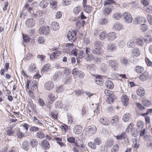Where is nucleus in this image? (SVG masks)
Listing matches in <instances>:
<instances>
[{
    "label": "nucleus",
    "mask_w": 152,
    "mask_h": 152,
    "mask_svg": "<svg viewBox=\"0 0 152 152\" xmlns=\"http://www.w3.org/2000/svg\"><path fill=\"white\" fill-rule=\"evenodd\" d=\"M114 96L113 95V96H109L107 97L106 99V102L108 104H110L111 102H113V100H114Z\"/></svg>",
    "instance_id": "nucleus-53"
},
{
    "label": "nucleus",
    "mask_w": 152,
    "mask_h": 152,
    "mask_svg": "<svg viewBox=\"0 0 152 152\" xmlns=\"http://www.w3.org/2000/svg\"><path fill=\"white\" fill-rule=\"evenodd\" d=\"M15 132L14 130L11 129L8 130L7 132V134L9 136H11Z\"/></svg>",
    "instance_id": "nucleus-62"
},
{
    "label": "nucleus",
    "mask_w": 152,
    "mask_h": 152,
    "mask_svg": "<svg viewBox=\"0 0 152 152\" xmlns=\"http://www.w3.org/2000/svg\"><path fill=\"white\" fill-rule=\"evenodd\" d=\"M115 34L114 32L109 33L106 37L107 39L108 40H113L116 38Z\"/></svg>",
    "instance_id": "nucleus-21"
},
{
    "label": "nucleus",
    "mask_w": 152,
    "mask_h": 152,
    "mask_svg": "<svg viewBox=\"0 0 152 152\" xmlns=\"http://www.w3.org/2000/svg\"><path fill=\"white\" fill-rule=\"evenodd\" d=\"M67 141L71 143H74L75 142V138L72 137H70L67 138Z\"/></svg>",
    "instance_id": "nucleus-61"
},
{
    "label": "nucleus",
    "mask_w": 152,
    "mask_h": 152,
    "mask_svg": "<svg viewBox=\"0 0 152 152\" xmlns=\"http://www.w3.org/2000/svg\"><path fill=\"white\" fill-rule=\"evenodd\" d=\"M36 66L35 64L34 63H31L29 65V70L31 72L35 71Z\"/></svg>",
    "instance_id": "nucleus-42"
},
{
    "label": "nucleus",
    "mask_w": 152,
    "mask_h": 152,
    "mask_svg": "<svg viewBox=\"0 0 152 152\" xmlns=\"http://www.w3.org/2000/svg\"><path fill=\"white\" fill-rule=\"evenodd\" d=\"M76 35V33L75 31H69L67 33V37L69 40L72 41L75 40Z\"/></svg>",
    "instance_id": "nucleus-9"
},
{
    "label": "nucleus",
    "mask_w": 152,
    "mask_h": 152,
    "mask_svg": "<svg viewBox=\"0 0 152 152\" xmlns=\"http://www.w3.org/2000/svg\"><path fill=\"white\" fill-rule=\"evenodd\" d=\"M119 120V117L115 115L112 117L110 121V124L114 126H116L118 124Z\"/></svg>",
    "instance_id": "nucleus-13"
},
{
    "label": "nucleus",
    "mask_w": 152,
    "mask_h": 152,
    "mask_svg": "<svg viewBox=\"0 0 152 152\" xmlns=\"http://www.w3.org/2000/svg\"><path fill=\"white\" fill-rule=\"evenodd\" d=\"M148 27L147 25L145 23L141 25L140 27V29L142 32H144L146 31L148 29Z\"/></svg>",
    "instance_id": "nucleus-52"
},
{
    "label": "nucleus",
    "mask_w": 152,
    "mask_h": 152,
    "mask_svg": "<svg viewBox=\"0 0 152 152\" xmlns=\"http://www.w3.org/2000/svg\"><path fill=\"white\" fill-rule=\"evenodd\" d=\"M80 11V7L78 6L74 8L73 12L75 14H77Z\"/></svg>",
    "instance_id": "nucleus-55"
},
{
    "label": "nucleus",
    "mask_w": 152,
    "mask_h": 152,
    "mask_svg": "<svg viewBox=\"0 0 152 152\" xmlns=\"http://www.w3.org/2000/svg\"><path fill=\"white\" fill-rule=\"evenodd\" d=\"M131 53L133 56H137L140 55V52L138 48H136L132 50Z\"/></svg>",
    "instance_id": "nucleus-18"
},
{
    "label": "nucleus",
    "mask_w": 152,
    "mask_h": 152,
    "mask_svg": "<svg viewBox=\"0 0 152 152\" xmlns=\"http://www.w3.org/2000/svg\"><path fill=\"white\" fill-rule=\"evenodd\" d=\"M144 68L142 66H137L135 68V71L138 73H141L144 70Z\"/></svg>",
    "instance_id": "nucleus-34"
},
{
    "label": "nucleus",
    "mask_w": 152,
    "mask_h": 152,
    "mask_svg": "<svg viewBox=\"0 0 152 152\" xmlns=\"http://www.w3.org/2000/svg\"><path fill=\"white\" fill-rule=\"evenodd\" d=\"M144 38L145 41L147 43H150L152 41V37L151 35H146Z\"/></svg>",
    "instance_id": "nucleus-33"
},
{
    "label": "nucleus",
    "mask_w": 152,
    "mask_h": 152,
    "mask_svg": "<svg viewBox=\"0 0 152 152\" xmlns=\"http://www.w3.org/2000/svg\"><path fill=\"white\" fill-rule=\"evenodd\" d=\"M104 93L107 96H113L114 95L113 94V92L110 90L105 89L104 91Z\"/></svg>",
    "instance_id": "nucleus-49"
},
{
    "label": "nucleus",
    "mask_w": 152,
    "mask_h": 152,
    "mask_svg": "<svg viewBox=\"0 0 152 152\" xmlns=\"http://www.w3.org/2000/svg\"><path fill=\"white\" fill-rule=\"evenodd\" d=\"M144 10L146 12L150 13H152V6H145L144 7Z\"/></svg>",
    "instance_id": "nucleus-29"
},
{
    "label": "nucleus",
    "mask_w": 152,
    "mask_h": 152,
    "mask_svg": "<svg viewBox=\"0 0 152 152\" xmlns=\"http://www.w3.org/2000/svg\"><path fill=\"white\" fill-rule=\"evenodd\" d=\"M37 41L38 43L42 44L44 42V39L43 37L40 36L38 38Z\"/></svg>",
    "instance_id": "nucleus-58"
},
{
    "label": "nucleus",
    "mask_w": 152,
    "mask_h": 152,
    "mask_svg": "<svg viewBox=\"0 0 152 152\" xmlns=\"http://www.w3.org/2000/svg\"><path fill=\"white\" fill-rule=\"evenodd\" d=\"M25 24L28 27L31 28L34 25L35 21L32 18L28 19L26 20Z\"/></svg>",
    "instance_id": "nucleus-11"
},
{
    "label": "nucleus",
    "mask_w": 152,
    "mask_h": 152,
    "mask_svg": "<svg viewBox=\"0 0 152 152\" xmlns=\"http://www.w3.org/2000/svg\"><path fill=\"white\" fill-rule=\"evenodd\" d=\"M50 29L49 26H42L39 30V33L41 34H46L49 33Z\"/></svg>",
    "instance_id": "nucleus-8"
},
{
    "label": "nucleus",
    "mask_w": 152,
    "mask_h": 152,
    "mask_svg": "<svg viewBox=\"0 0 152 152\" xmlns=\"http://www.w3.org/2000/svg\"><path fill=\"white\" fill-rule=\"evenodd\" d=\"M108 22V18L107 17H102L99 19V23L100 25H105Z\"/></svg>",
    "instance_id": "nucleus-16"
},
{
    "label": "nucleus",
    "mask_w": 152,
    "mask_h": 152,
    "mask_svg": "<svg viewBox=\"0 0 152 152\" xmlns=\"http://www.w3.org/2000/svg\"><path fill=\"white\" fill-rule=\"evenodd\" d=\"M31 144L33 147H35L37 145V142L36 140L32 139L31 140Z\"/></svg>",
    "instance_id": "nucleus-54"
},
{
    "label": "nucleus",
    "mask_w": 152,
    "mask_h": 152,
    "mask_svg": "<svg viewBox=\"0 0 152 152\" xmlns=\"http://www.w3.org/2000/svg\"><path fill=\"white\" fill-rule=\"evenodd\" d=\"M108 69V67L105 64L102 63L101 64L100 69L102 72H105L107 71Z\"/></svg>",
    "instance_id": "nucleus-35"
},
{
    "label": "nucleus",
    "mask_w": 152,
    "mask_h": 152,
    "mask_svg": "<svg viewBox=\"0 0 152 152\" xmlns=\"http://www.w3.org/2000/svg\"><path fill=\"white\" fill-rule=\"evenodd\" d=\"M55 96L54 94L52 93H49L48 94L47 100L50 104H52L55 100Z\"/></svg>",
    "instance_id": "nucleus-17"
},
{
    "label": "nucleus",
    "mask_w": 152,
    "mask_h": 152,
    "mask_svg": "<svg viewBox=\"0 0 152 152\" xmlns=\"http://www.w3.org/2000/svg\"><path fill=\"white\" fill-rule=\"evenodd\" d=\"M144 123L143 122L139 121H138L137 123V127L140 129H142L143 127Z\"/></svg>",
    "instance_id": "nucleus-60"
},
{
    "label": "nucleus",
    "mask_w": 152,
    "mask_h": 152,
    "mask_svg": "<svg viewBox=\"0 0 152 152\" xmlns=\"http://www.w3.org/2000/svg\"><path fill=\"white\" fill-rule=\"evenodd\" d=\"M112 57V56H106L105 58L107 60H109L108 61H107L108 65L114 68L115 70L116 68H118V64L117 62L115 61L110 60V58Z\"/></svg>",
    "instance_id": "nucleus-6"
},
{
    "label": "nucleus",
    "mask_w": 152,
    "mask_h": 152,
    "mask_svg": "<svg viewBox=\"0 0 152 152\" xmlns=\"http://www.w3.org/2000/svg\"><path fill=\"white\" fill-rule=\"evenodd\" d=\"M67 116L68 119V123L70 124H71L73 121V117L69 113H67Z\"/></svg>",
    "instance_id": "nucleus-44"
},
{
    "label": "nucleus",
    "mask_w": 152,
    "mask_h": 152,
    "mask_svg": "<svg viewBox=\"0 0 152 152\" xmlns=\"http://www.w3.org/2000/svg\"><path fill=\"white\" fill-rule=\"evenodd\" d=\"M96 131V127L94 125L88 126L86 129L85 134L86 136L91 137L94 134Z\"/></svg>",
    "instance_id": "nucleus-2"
},
{
    "label": "nucleus",
    "mask_w": 152,
    "mask_h": 152,
    "mask_svg": "<svg viewBox=\"0 0 152 152\" xmlns=\"http://www.w3.org/2000/svg\"><path fill=\"white\" fill-rule=\"evenodd\" d=\"M28 142L25 140L24 141L22 144L21 147L24 150L26 151L28 150Z\"/></svg>",
    "instance_id": "nucleus-30"
},
{
    "label": "nucleus",
    "mask_w": 152,
    "mask_h": 152,
    "mask_svg": "<svg viewBox=\"0 0 152 152\" xmlns=\"http://www.w3.org/2000/svg\"><path fill=\"white\" fill-rule=\"evenodd\" d=\"M36 136L37 137L42 139L44 137L45 134L43 132L39 131L37 133Z\"/></svg>",
    "instance_id": "nucleus-47"
},
{
    "label": "nucleus",
    "mask_w": 152,
    "mask_h": 152,
    "mask_svg": "<svg viewBox=\"0 0 152 152\" xmlns=\"http://www.w3.org/2000/svg\"><path fill=\"white\" fill-rule=\"evenodd\" d=\"M142 104L146 107H148L151 104V102L148 100H143L142 101Z\"/></svg>",
    "instance_id": "nucleus-43"
},
{
    "label": "nucleus",
    "mask_w": 152,
    "mask_h": 152,
    "mask_svg": "<svg viewBox=\"0 0 152 152\" xmlns=\"http://www.w3.org/2000/svg\"><path fill=\"white\" fill-rule=\"evenodd\" d=\"M102 142L101 138L100 137H97L94 139L93 142L90 141L88 143V146L93 150H96V145H99Z\"/></svg>",
    "instance_id": "nucleus-1"
},
{
    "label": "nucleus",
    "mask_w": 152,
    "mask_h": 152,
    "mask_svg": "<svg viewBox=\"0 0 152 152\" xmlns=\"http://www.w3.org/2000/svg\"><path fill=\"white\" fill-rule=\"evenodd\" d=\"M107 36L106 33L105 31H102L99 35V38L101 40H103Z\"/></svg>",
    "instance_id": "nucleus-46"
},
{
    "label": "nucleus",
    "mask_w": 152,
    "mask_h": 152,
    "mask_svg": "<svg viewBox=\"0 0 152 152\" xmlns=\"http://www.w3.org/2000/svg\"><path fill=\"white\" fill-rule=\"evenodd\" d=\"M146 20L145 18L142 17H137L135 18L134 21L137 23H139L141 25L145 23Z\"/></svg>",
    "instance_id": "nucleus-14"
},
{
    "label": "nucleus",
    "mask_w": 152,
    "mask_h": 152,
    "mask_svg": "<svg viewBox=\"0 0 152 152\" xmlns=\"http://www.w3.org/2000/svg\"><path fill=\"white\" fill-rule=\"evenodd\" d=\"M107 147L105 146H102L100 148V152H107Z\"/></svg>",
    "instance_id": "nucleus-64"
},
{
    "label": "nucleus",
    "mask_w": 152,
    "mask_h": 152,
    "mask_svg": "<svg viewBox=\"0 0 152 152\" xmlns=\"http://www.w3.org/2000/svg\"><path fill=\"white\" fill-rule=\"evenodd\" d=\"M126 137V133L123 132L120 134L118 135L116 137V138L118 140H121L122 139H124Z\"/></svg>",
    "instance_id": "nucleus-32"
},
{
    "label": "nucleus",
    "mask_w": 152,
    "mask_h": 152,
    "mask_svg": "<svg viewBox=\"0 0 152 152\" xmlns=\"http://www.w3.org/2000/svg\"><path fill=\"white\" fill-rule=\"evenodd\" d=\"M73 130L75 134H79L81 132L82 128L80 125H77L75 126Z\"/></svg>",
    "instance_id": "nucleus-20"
},
{
    "label": "nucleus",
    "mask_w": 152,
    "mask_h": 152,
    "mask_svg": "<svg viewBox=\"0 0 152 152\" xmlns=\"http://www.w3.org/2000/svg\"><path fill=\"white\" fill-rule=\"evenodd\" d=\"M122 16V15L120 12L115 13L113 14V17L116 20H118Z\"/></svg>",
    "instance_id": "nucleus-37"
},
{
    "label": "nucleus",
    "mask_w": 152,
    "mask_h": 152,
    "mask_svg": "<svg viewBox=\"0 0 152 152\" xmlns=\"http://www.w3.org/2000/svg\"><path fill=\"white\" fill-rule=\"evenodd\" d=\"M128 60L125 58L124 57L121 58V62L122 65H125L128 63Z\"/></svg>",
    "instance_id": "nucleus-56"
},
{
    "label": "nucleus",
    "mask_w": 152,
    "mask_h": 152,
    "mask_svg": "<svg viewBox=\"0 0 152 152\" xmlns=\"http://www.w3.org/2000/svg\"><path fill=\"white\" fill-rule=\"evenodd\" d=\"M148 77V72H145L140 76V78L141 80L144 81L147 80Z\"/></svg>",
    "instance_id": "nucleus-22"
},
{
    "label": "nucleus",
    "mask_w": 152,
    "mask_h": 152,
    "mask_svg": "<svg viewBox=\"0 0 152 152\" xmlns=\"http://www.w3.org/2000/svg\"><path fill=\"white\" fill-rule=\"evenodd\" d=\"M84 7V8L85 10V11L87 13H89L91 11V7L89 5H88L86 6L85 5Z\"/></svg>",
    "instance_id": "nucleus-57"
},
{
    "label": "nucleus",
    "mask_w": 152,
    "mask_h": 152,
    "mask_svg": "<svg viewBox=\"0 0 152 152\" xmlns=\"http://www.w3.org/2000/svg\"><path fill=\"white\" fill-rule=\"evenodd\" d=\"M37 82L36 81L33 80L30 83V86L31 90H34L36 89L37 86Z\"/></svg>",
    "instance_id": "nucleus-39"
},
{
    "label": "nucleus",
    "mask_w": 152,
    "mask_h": 152,
    "mask_svg": "<svg viewBox=\"0 0 152 152\" xmlns=\"http://www.w3.org/2000/svg\"><path fill=\"white\" fill-rule=\"evenodd\" d=\"M37 58L39 59L41 61L43 62L45 61V56L44 55H37Z\"/></svg>",
    "instance_id": "nucleus-63"
},
{
    "label": "nucleus",
    "mask_w": 152,
    "mask_h": 152,
    "mask_svg": "<svg viewBox=\"0 0 152 152\" xmlns=\"http://www.w3.org/2000/svg\"><path fill=\"white\" fill-rule=\"evenodd\" d=\"M116 49V47L114 44L109 45L107 47V50L109 52H112Z\"/></svg>",
    "instance_id": "nucleus-28"
},
{
    "label": "nucleus",
    "mask_w": 152,
    "mask_h": 152,
    "mask_svg": "<svg viewBox=\"0 0 152 152\" xmlns=\"http://www.w3.org/2000/svg\"><path fill=\"white\" fill-rule=\"evenodd\" d=\"M99 42L97 41L95 42L94 43V45L96 47L93 48L92 50V53L94 54L100 55L103 53L102 49L97 47V45H99Z\"/></svg>",
    "instance_id": "nucleus-3"
},
{
    "label": "nucleus",
    "mask_w": 152,
    "mask_h": 152,
    "mask_svg": "<svg viewBox=\"0 0 152 152\" xmlns=\"http://www.w3.org/2000/svg\"><path fill=\"white\" fill-rule=\"evenodd\" d=\"M130 115L129 113H126L124 114L122 120L125 122H128L130 118Z\"/></svg>",
    "instance_id": "nucleus-27"
},
{
    "label": "nucleus",
    "mask_w": 152,
    "mask_h": 152,
    "mask_svg": "<svg viewBox=\"0 0 152 152\" xmlns=\"http://www.w3.org/2000/svg\"><path fill=\"white\" fill-rule=\"evenodd\" d=\"M104 9L103 10V14L106 16L108 15L112 10L113 6L111 4H104Z\"/></svg>",
    "instance_id": "nucleus-5"
},
{
    "label": "nucleus",
    "mask_w": 152,
    "mask_h": 152,
    "mask_svg": "<svg viewBox=\"0 0 152 152\" xmlns=\"http://www.w3.org/2000/svg\"><path fill=\"white\" fill-rule=\"evenodd\" d=\"M54 87V83L50 81H48L45 83L44 85L45 88L48 91H50L52 90Z\"/></svg>",
    "instance_id": "nucleus-12"
},
{
    "label": "nucleus",
    "mask_w": 152,
    "mask_h": 152,
    "mask_svg": "<svg viewBox=\"0 0 152 152\" xmlns=\"http://www.w3.org/2000/svg\"><path fill=\"white\" fill-rule=\"evenodd\" d=\"M105 86L107 88L109 89L113 88L114 86L113 83L109 80L106 81L105 83Z\"/></svg>",
    "instance_id": "nucleus-24"
},
{
    "label": "nucleus",
    "mask_w": 152,
    "mask_h": 152,
    "mask_svg": "<svg viewBox=\"0 0 152 152\" xmlns=\"http://www.w3.org/2000/svg\"><path fill=\"white\" fill-rule=\"evenodd\" d=\"M94 80L96 83L98 85H100L103 83V79L100 76L96 77Z\"/></svg>",
    "instance_id": "nucleus-31"
},
{
    "label": "nucleus",
    "mask_w": 152,
    "mask_h": 152,
    "mask_svg": "<svg viewBox=\"0 0 152 152\" xmlns=\"http://www.w3.org/2000/svg\"><path fill=\"white\" fill-rule=\"evenodd\" d=\"M48 3L47 1L42 0L40 2L39 6L42 8H45L47 7Z\"/></svg>",
    "instance_id": "nucleus-36"
},
{
    "label": "nucleus",
    "mask_w": 152,
    "mask_h": 152,
    "mask_svg": "<svg viewBox=\"0 0 152 152\" xmlns=\"http://www.w3.org/2000/svg\"><path fill=\"white\" fill-rule=\"evenodd\" d=\"M73 45V43H68L66 44V48H65L66 52L67 53H69L70 50L72 49Z\"/></svg>",
    "instance_id": "nucleus-26"
},
{
    "label": "nucleus",
    "mask_w": 152,
    "mask_h": 152,
    "mask_svg": "<svg viewBox=\"0 0 152 152\" xmlns=\"http://www.w3.org/2000/svg\"><path fill=\"white\" fill-rule=\"evenodd\" d=\"M134 43L132 40L129 41L127 43V46L129 48H133L134 46Z\"/></svg>",
    "instance_id": "nucleus-59"
},
{
    "label": "nucleus",
    "mask_w": 152,
    "mask_h": 152,
    "mask_svg": "<svg viewBox=\"0 0 152 152\" xmlns=\"http://www.w3.org/2000/svg\"><path fill=\"white\" fill-rule=\"evenodd\" d=\"M122 25L120 23H116L113 26V28L115 30H119L122 29Z\"/></svg>",
    "instance_id": "nucleus-38"
},
{
    "label": "nucleus",
    "mask_w": 152,
    "mask_h": 152,
    "mask_svg": "<svg viewBox=\"0 0 152 152\" xmlns=\"http://www.w3.org/2000/svg\"><path fill=\"white\" fill-rule=\"evenodd\" d=\"M100 122L104 125H108L110 124L109 121L105 118H102L99 119Z\"/></svg>",
    "instance_id": "nucleus-23"
},
{
    "label": "nucleus",
    "mask_w": 152,
    "mask_h": 152,
    "mask_svg": "<svg viewBox=\"0 0 152 152\" xmlns=\"http://www.w3.org/2000/svg\"><path fill=\"white\" fill-rule=\"evenodd\" d=\"M94 58V55L92 54H90L87 55L86 59L87 61H90L92 60Z\"/></svg>",
    "instance_id": "nucleus-51"
},
{
    "label": "nucleus",
    "mask_w": 152,
    "mask_h": 152,
    "mask_svg": "<svg viewBox=\"0 0 152 152\" xmlns=\"http://www.w3.org/2000/svg\"><path fill=\"white\" fill-rule=\"evenodd\" d=\"M137 94L140 96H143L145 95V91L144 88L142 87L139 88L136 90Z\"/></svg>",
    "instance_id": "nucleus-15"
},
{
    "label": "nucleus",
    "mask_w": 152,
    "mask_h": 152,
    "mask_svg": "<svg viewBox=\"0 0 152 152\" xmlns=\"http://www.w3.org/2000/svg\"><path fill=\"white\" fill-rule=\"evenodd\" d=\"M59 28V24L58 22L56 21H54L52 23L51 29L52 30L56 31Z\"/></svg>",
    "instance_id": "nucleus-19"
},
{
    "label": "nucleus",
    "mask_w": 152,
    "mask_h": 152,
    "mask_svg": "<svg viewBox=\"0 0 152 152\" xmlns=\"http://www.w3.org/2000/svg\"><path fill=\"white\" fill-rule=\"evenodd\" d=\"M119 150L118 145L116 144L113 146L111 150V152H118Z\"/></svg>",
    "instance_id": "nucleus-45"
},
{
    "label": "nucleus",
    "mask_w": 152,
    "mask_h": 152,
    "mask_svg": "<svg viewBox=\"0 0 152 152\" xmlns=\"http://www.w3.org/2000/svg\"><path fill=\"white\" fill-rule=\"evenodd\" d=\"M72 74L75 77L83 78L85 76L84 73L81 71L79 70L77 68H75L72 71Z\"/></svg>",
    "instance_id": "nucleus-4"
},
{
    "label": "nucleus",
    "mask_w": 152,
    "mask_h": 152,
    "mask_svg": "<svg viewBox=\"0 0 152 152\" xmlns=\"http://www.w3.org/2000/svg\"><path fill=\"white\" fill-rule=\"evenodd\" d=\"M58 113L56 111H52L51 112V117L54 119H57V115Z\"/></svg>",
    "instance_id": "nucleus-50"
},
{
    "label": "nucleus",
    "mask_w": 152,
    "mask_h": 152,
    "mask_svg": "<svg viewBox=\"0 0 152 152\" xmlns=\"http://www.w3.org/2000/svg\"><path fill=\"white\" fill-rule=\"evenodd\" d=\"M16 135L19 138L21 139L23 138L24 136L23 133L21 132H20L19 129L16 132Z\"/></svg>",
    "instance_id": "nucleus-48"
},
{
    "label": "nucleus",
    "mask_w": 152,
    "mask_h": 152,
    "mask_svg": "<svg viewBox=\"0 0 152 152\" xmlns=\"http://www.w3.org/2000/svg\"><path fill=\"white\" fill-rule=\"evenodd\" d=\"M123 16L125 22L127 23H131L132 19L131 14L128 12H124L123 13Z\"/></svg>",
    "instance_id": "nucleus-7"
},
{
    "label": "nucleus",
    "mask_w": 152,
    "mask_h": 152,
    "mask_svg": "<svg viewBox=\"0 0 152 152\" xmlns=\"http://www.w3.org/2000/svg\"><path fill=\"white\" fill-rule=\"evenodd\" d=\"M121 100L125 106H127L129 104V98L127 96L124 94L121 98Z\"/></svg>",
    "instance_id": "nucleus-10"
},
{
    "label": "nucleus",
    "mask_w": 152,
    "mask_h": 152,
    "mask_svg": "<svg viewBox=\"0 0 152 152\" xmlns=\"http://www.w3.org/2000/svg\"><path fill=\"white\" fill-rule=\"evenodd\" d=\"M49 144L46 140H43L41 144L42 147L44 149H48L49 147Z\"/></svg>",
    "instance_id": "nucleus-25"
},
{
    "label": "nucleus",
    "mask_w": 152,
    "mask_h": 152,
    "mask_svg": "<svg viewBox=\"0 0 152 152\" xmlns=\"http://www.w3.org/2000/svg\"><path fill=\"white\" fill-rule=\"evenodd\" d=\"M50 4L51 7L53 9H55L57 7V2L55 0H50Z\"/></svg>",
    "instance_id": "nucleus-40"
},
{
    "label": "nucleus",
    "mask_w": 152,
    "mask_h": 152,
    "mask_svg": "<svg viewBox=\"0 0 152 152\" xmlns=\"http://www.w3.org/2000/svg\"><path fill=\"white\" fill-rule=\"evenodd\" d=\"M49 67V64H46L43 67L41 70V72H48Z\"/></svg>",
    "instance_id": "nucleus-41"
}]
</instances>
